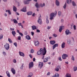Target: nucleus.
<instances>
[{
	"instance_id": "obj_25",
	"label": "nucleus",
	"mask_w": 77,
	"mask_h": 77,
	"mask_svg": "<svg viewBox=\"0 0 77 77\" xmlns=\"http://www.w3.org/2000/svg\"><path fill=\"white\" fill-rule=\"evenodd\" d=\"M26 38L27 39H28V40H30L31 39V38H30V36H29V35L26 36Z\"/></svg>"
},
{
	"instance_id": "obj_13",
	"label": "nucleus",
	"mask_w": 77,
	"mask_h": 77,
	"mask_svg": "<svg viewBox=\"0 0 77 77\" xmlns=\"http://www.w3.org/2000/svg\"><path fill=\"white\" fill-rule=\"evenodd\" d=\"M11 71L13 74H15L16 73V72H15V69L13 68H11Z\"/></svg>"
},
{
	"instance_id": "obj_16",
	"label": "nucleus",
	"mask_w": 77,
	"mask_h": 77,
	"mask_svg": "<svg viewBox=\"0 0 77 77\" xmlns=\"http://www.w3.org/2000/svg\"><path fill=\"white\" fill-rule=\"evenodd\" d=\"M55 43H56L55 41H50V44L51 45H54Z\"/></svg>"
},
{
	"instance_id": "obj_62",
	"label": "nucleus",
	"mask_w": 77,
	"mask_h": 77,
	"mask_svg": "<svg viewBox=\"0 0 77 77\" xmlns=\"http://www.w3.org/2000/svg\"><path fill=\"white\" fill-rule=\"evenodd\" d=\"M17 33H18L19 34L20 33V31H19V30H17Z\"/></svg>"
},
{
	"instance_id": "obj_40",
	"label": "nucleus",
	"mask_w": 77,
	"mask_h": 77,
	"mask_svg": "<svg viewBox=\"0 0 77 77\" xmlns=\"http://www.w3.org/2000/svg\"><path fill=\"white\" fill-rule=\"evenodd\" d=\"M3 35L1 34L0 35V39H3Z\"/></svg>"
},
{
	"instance_id": "obj_35",
	"label": "nucleus",
	"mask_w": 77,
	"mask_h": 77,
	"mask_svg": "<svg viewBox=\"0 0 77 77\" xmlns=\"http://www.w3.org/2000/svg\"><path fill=\"white\" fill-rule=\"evenodd\" d=\"M67 42L68 44H71V40L68 39L67 40Z\"/></svg>"
},
{
	"instance_id": "obj_21",
	"label": "nucleus",
	"mask_w": 77,
	"mask_h": 77,
	"mask_svg": "<svg viewBox=\"0 0 77 77\" xmlns=\"http://www.w3.org/2000/svg\"><path fill=\"white\" fill-rule=\"evenodd\" d=\"M11 33H12V34L14 36H15V35H16V32H15V31H13L11 32Z\"/></svg>"
},
{
	"instance_id": "obj_61",
	"label": "nucleus",
	"mask_w": 77,
	"mask_h": 77,
	"mask_svg": "<svg viewBox=\"0 0 77 77\" xmlns=\"http://www.w3.org/2000/svg\"><path fill=\"white\" fill-rule=\"evenodd\" d=\"M50 28H51V26H48V28H47V29H50Z\"/></svg>"
},
{
	"instance_id": "obj_12",
	"label": "nucleus",
	"mask_w": 77,
	"mask_h": 77,
	"mask_svg": "<svg viewBox=\"0 0 77 77\" xmlns=\"http://www.w3.org/2000/svg\"><path fill=\"white\" fill-rule=\"evenodd\" d=\"M64 29V26H61L60 27V29H59V31L60 32H61L62 30V29Z\"/></svg>"
},
{
	"instance_id": "obj_1",
	"label": "nucleus",
	"mask_w": 77,
	"mask_h": 77,
	"mask_svg": "<svg viewBox=\"0 0 77 77\" xmlns=\"http://www.w3.org/2000/svg\"><path fill=\"white\" fill-rule=\"evenodd\" d=\"M40 51H38L37 52V54L40 56V55L42 54V53H43L45 51H46V49L45 48H44L43 49L42 48L40 49Z\"/></svg>"
},
{
	"instance_id": "obj_54",
	"label": "nucleus",
	"mask_w": 77,
	"mask_h": 77,
	"mask_svg": "<svg viewBox=\"0 0 77 77\" xmlns=\"http://www.w3.org/2000/svg\"><path fill=\"white\" fill-rule=\"evenodd\" d=\"M10 29L12 31V30H15V29L14 28H10Z\"/></svg>"
},
{
	"instance_id": "obj_51",
	"label": "nucleus",
	"mask_w": 77,
	"mask_h": 77,
	"mask_svg": "<svg viewBox=\"0 0 77 77\" xmlns=\"http://www.w3.org/2000/svg\"><path fill=\"white\" fill-rule=\"evenodd\" d=\"M13 62H14V63H16V62H17V61L15 59H14L13 60Z\"/></svg>"
},
{
	"instance_id": "obj_9",
	"label": "nucleus",
	"mask_w": 77,
	"mask_h": 77,
	"mask_svg": "<svg viewBox=\"0 0 77 77\" xmlns=\"http://www.w3.org/2000/svg\"><path fill=\"white\" fill-rule=\"evenodd\" d=\"M26 7H24L23 8V9L20 10V11L22 12H25L27 11V10H26Z\"/></svg>"
},
{
	"instance_id": "obj_24",
	"label": "nucleus",
	"mask_w": 77,
	"mask_h": 77,
	"mask_svg": "<svg viewBox=\"0 0 77 77\" xmlns=\"http://www.w3.org/2000/svg\"><path fill=\"white\" fill-rule=\"evenodd\" d=\"M13 11H14V12H17V8L14 6H13Z\"/></svg>"
},
{
	"instance_id": "obj_47",
	"label": "nucleus",
	"mask_w": 77,
	"mask_h": 77,
	"mask_svg": "<svg viewBox=\"0 0 77 77\" xmlns=\"http://www.w3.org/2000/svg\"><path fill=\"white\" fill-rule=\"evenodd\" d=\"M53 36H54V37H55V38H56V37H57V35L56 34H53Z\"/></svg>"
},
{
	"instance_id": "obj_34",
	"label": "nucleus",
	"mask_w": 77,
	"mask_h": 77,
	"mask_svg": "<svg viewBox=\"0 0 77 77\" xmlns=\"http://www.w3.org/2000/svg\"><path fill=\"white\" fill-rule=\"evenodd\" d=\"M40 6L41 7H43V6H45V3H44L43 4V5H42V4H41L40 5Z\"/></svg>"
},
{
	"instance_id": "obj_44",
	"label": "nucleus",
	"mask_w": 77,
	"mask_h": 77,
	"mask_svg": "<svg viewBox=\"0 0 77 77\" xmlns=\"http://www.w3.org/2000/svg\"><path fill=\"white\" fill-rule=\"evenodd\" d=\"M71 59L72 60H74L75 59H74V56L72 55V56Z\"/></svg>"
},
{
	"instance_id": "obj_55",
	"label": "nucleus",
	"mask_w": 77,
	"mask_h": 77,
	"mask_svg": "<svg viewBox=\"0 0 77 77\" xmlns=\"http://www.w3.org/2000/svg\"><path fill=\"white\" fill-rule=\"evenodd\" d=\"M50 75V72H48L47 74V75Z\"/></svg>"
},
{
	"instance_id": "obj_7",
	"label": "nucleus",
	"mask_w": 77,
	"mask_h": 77,
	"mask_svg": "<svg viewBox=\"0 0 77 77\" xmlns=\"http://www.w3.org/2000/svg\"><path fill=\"white\" fill-rule=\"evenodd\" d=\"M44 65L43 62H39L38 67H40V69H41Z\"/></svg>"
},
{
	"instance_id": "obj_3",
	"label": "nucleus",
	"mask_w": 77,
	"mask_h": 77,
	"mask_svg": "<svg viewBox=\"0 0 77 77\" xmlns=\"http://www.w3.org/2000/svg\"><path fill=\"white\" fill-rule=\"evenodd\" d=\"M4 47L6 50H8L9 49V45L8 43H6L4 45Z\"/></svg>"
},
{
	"instance_id": "obj_14",
	"label": "nucleus",
	"mask_w": 77,
	"mask_h": 77,
	"mask_svg": "<svg viewBox=\"0 0 77 77\" xmlns=\"http://www.w3.org/2000/svg\"><path fill=\"white\" fill-rule=\"evenodd\" d=\"M60 66H58L55 69V71H59V69H60Z\"/></svg>"
},
{
	"instance_id": "obj_5",
	"label": "nucleus",
	"mask_w": 77,
	"mask_h": 77,
	"mask_svg": "<svg viewBox=\"0 0 77 77\" xmlns=\"http://www.w3.org/2000/svg\"><path fill=\"white\" fill-rule=\"evenodd\" d=\"M33 65H34V64H33V62H30L29 64V69L32 68L33 66Z\"/></svg>"
},
{
	"instance_id": "obj_20",
	"label": "nucleus",
	"mask_w": 77,
	"mask_h": 77,
	"mask_svg": "<svg viewBox=\"0 0 77 77\" xmlns=\"http://www.w3.org/2000/svg\"><path fill=\"white\" fill-rule=\"evenodd\" d=\"M6 73L7 74V75L8 77H11V75H10V73H9V71H7L6 72Z\"/></svg>"
},
{
	"instance_id": "obj_15",
	"label": "nucleus",
	"mask_w": 77,
	"mask_h": 77,
	"mask_svg": "<svg viewBox=\"0 0 77 77\" xmlns=\"http://www.w3.org/2000/svg\"><path fill=\"white\" fill-rule=\"evenodd\" d=\"M58 44H54L53 46V49L54 50V48H55L56 47H58Z\"/></svg>"
},
{
	"instance_id": "obj_57",
	"label": "nucleus",
	"mask_w": 77,
	"mask_h": 77,
	"mask_svg": "<svg viewBox=\"0 0 77 77\" xmlns=\"http://www.w3.org/2000/svg\"><path fill=\"white\" fill-rule=\"evenodd\" d=\"M31 33L32 36H33L34 35V32H31Z\"/></svg>"
},
{
	"instance_id": "obj_31",
	"label": "nucleus",
	"mask_w": 77,
	"mask_h": 77,
	"mask_svg": "<svg viewBox=\"0 0 77 77\" xmlns=\"http://www.w3.org/2000/svg\"><path fill=\"white\" fill-rule=\"evenodd\" d=\"M6 12H8V13L9 15H11V12L10 11V10H6Z\"/></svg>"
},
{
	"instance_id": "obj_45",
	"label": "nucleus",
	"mask_w": 77,
	"mask_h": 77,
	"mask_svg": "<svg viewBox=\"0 0 77 77\" xmlns=\"http://www.w3.org/2000/svg\"><path fill=\"white\" fill-rule=\"evenodd\" d=\"M21 36L20 35H19L18 36V38H17V39L19 40H21Z\"/></svg>"
},
{
	"instance_id": "obj_43",
	"label": "nucleus",
	"mask_w": 77,
	"mask_h": 77,
	"mask_svg": "<svg viewBox=\"0 0 77 77\" xmlns=\"http://www.w3.org/2000/svg\"><path fill=\"white\" fill-rule=\"evenodd\" d=\"M61 12L60 11H59L58 13V15L59 16H60L61 15Z\"/></svg>"
},
{
	"instance_id": "obj_22",
	"label": "nucleus",
	"mask_w": 77,
	"mask_h": 77,
	"mask_svg": "<svg viewBox=\"0 0 77 77\" xmlns=\"http://www.w3.org/2000/svg\"><path fill=\"white\" fill-rule=\"evenodd\" d=\"M65 42H63L62 44L61 47L62 48H65Z\"/></svg>"
},
{
	"instance_id": "obj_17",
	"label": "nucleus",
	"mask_w": 77,
	"mask_h": 77,
	"mask_svg": "<svg viewBox=\"0 0 77 77\" xmlns=\"http://www.w3.org/2000/svg\"><path fill=\"white\" fill-rule=\"evenodd\" d=\"M40 44L39 42L38 41H37L35 42V46H38Z\"/></svg>"
},
{
	"instance_id": "obj_23",
	"label": "nucleus",
	"mask_w": 77,
	"mask_h": 77,
	"mask_svg": "<svg viewBox=\"0 0 77 77\" xmlns=\"http://www.w3.org/2000/svg\"><path fill=\"white\" fill-rule=\"evenodd\" d=\"M55 3L56 4V5L57 6H59V2L57 1V0H56V2H55Z\"/></svg>"
},
{
	"instance_id": "obj_18",
	"label": "nucleus",
	"mask_w": 77,
	"mask_h": 77,
	"mask_svg": "<svg viewBox=\"0 0 77 77\" xmlns=\"http://www.w3.org/2000/svg\"><path fill=\"white\" fill-rule=\"evenodd\" d=\"M32 29L33 30H36L37 29V28L36 27V26H32Z\"/></svg>"
},
{
	"instance_id": "obj_41",
	"label": "nucleus",
	"mask_w": 77,
	"mask_h": 77,
	"mask_svg": "<svg viewBox=\"0 0 77 77\" xmlns=\"http://www.w3.org/2000/svg\"><path fill=\"white\" fill-rule=\"evenodd\" d=\"M72 5L73 6H76V4H75V3L73 1L72 2Z\"/></svg>"
},
{
	"instance_id": "obj_64",
	"label": "nucleus",
	"mask_w": 77,
	"mask_h": 77,
	"mask_svg": "<svg viewBox=\"0 0 77 77\" xmlns=\"http://www.w3.org/2000/svg\"><path fill=\"white\" fill-rule=\"evenodd\" d=\"M35 13H34L33 14H32V16H33V17H35Z\"/></svg>"
},
{
	"instance_id": "obj_29",
	"label": "nucleus",
	"mask_w": 77,
	"mask_h": 77,
	"mask_svg": "<svg viewBox=\"0 0 77 77\" xmlns=\"http://www.w3.org/2000/svg\"><path fill=\"white\" fill-rule=\"evenodd\" d=\"M35 6V7H36V8H39V5H38V3H36Z\"/></svg>"
},
{
	"instance_id": "obj_42",
	"label": "nucleus",
	"mask_w": 77,
	"mask_h": 77,
	"mask_svg": "<svg viewBox=\"0 0 77 77\" xmlns=\"http://www.w3.org/2000/svg\"><path fill=\"white\" fill-rule=\"evenodd\" d=\"M2 54H3L4 56H6V53L5 51H3L2 52Z\"/></svg>"
},
{
	"instance_id": "obj_28",
	"label": "nucleus",
	"mask_w": 77,
	"mask_h": 77,
	"mask_svg": "<svg viewBox=\"0 0 77 77\" xmlns=\"http://www.w3.org/2000/svg\"><path fill=\"white\" fill-rule=\"evenodd\" d=\"M53 77H59V74L58 73H56L53 76Z\"/></svg>"
},
{
	"instance_id": "obj_6",
	"label": "nucleus",
	"mask_w": 77,
	"mask_h": 77,
	"mask_svg": "<svg viewBox=\"0 0 77 77\" xmlns=\"http://www.w3.org/2000/svg\"><path fill=\"white\" fill-rule=\"evenodd\" d=\"M68 57V55L66 54H64L62 56V58L63 59H66V57Z\"/></svg>"
},
{
	"instance_id": "obj_56",
	"label": "nucleus",
	"mask_w": 77,
	"mask_h": 77,
	"mask_svg": "<svg viewBox=\"0 0 77 77\" xmlns=\"http://www.w3.org/2000/svg\"><path fill=\"white\" fill-rule=\"evenodd\" d=\"M36 32L38 33H39V32H40V30H39V29H36Z\"/></svg>"
},
{
	"instance_id": "obj_53",
	"label": "nucleus",
	"mask_w": 77,
	"mask_h": 77,
	"mask_svg": "<svg viewBox=\"0 0 77 77\" xmlns=\"http://www.w3.org/2000/svg\"><path fill=\"white\" fill-rule=\"evenodd\" d=\"M18 24L19 26H21V25H22L21 24V23H18Z\"/></svg>"
},
{
	"instance_id": "obj_30",
	"label": "nucleus",
	"mask_w": 77,
	"mask_h": 77,
	"mask_svg": "<svg viewBox=\"0 0 77 77\" xmlns=\"http://www.w3.org/2000/svg\"><path fill=\"white\" fill-rule=\"evenodd\" d=\"M13 21H14V23L15 24H17V23H18V22L17 20L15 19H13Z\"/></svg>"
},
{
	"instance_id": "obj_8",
	"label": "nucleus",
	"mask_w": 77,
	"mask_h": 77,
	"mask_svg": "<svg viewBox=\"0 0 77 77\" xmlns=\"http://www.w3.org/2000/svg\"><path fill=\"white\" fill-rule=\"evenodd\" d=\"M50 59L49 57H46L45 58H44V59L43 62L45 63V62H47L48 60V59Z\"/></svg>"
},
{
	"instance_id": "obj_52",
	"label": "nucleus",
	"mask_w": 77,
	"mask_h": 77,
	"mask_svg": "<svg viewBox=\"0 0 77 77\" xmlns=\"http://www.w3.org/2000/svg\"><path fill=\"white\" fill-rule=\"evenodd\" d=\"M19 35H20V36H23V34L21 32H20L19 33Z\"/></svg>"
},
{
	"instance_id": "obj_49",
	"label": "nucleus",
	"mask_w": 77,
	"mask_h": 77,
	"mask_svg": "<svg viewBox=\"0 0 77 77\" xmlns=\"http://www.w3.org/2000/svg\"><path fill=\"white\" fill-rule=\"evenodd\" d=\"M73 29L74 30H76V26L75 25H73Z\"/></svg>"
},
{
	"instance_id": "obj_37",
	"label": "nucleus",
	"mask_w": 77,
	"mask_h": 77,
	"mask_svg": "<svg viewBox=\"0 0 77 77\" xmlns=\"http://www.w3.org/2000/svg\"><path fill=\"white\" fill-rule=\"evenodd\" d=\"M8 41L10 43H12V41L11 40V39L8 38Z\"/></svg>"
},
{
	"instance_id": "obj_46",
	"label": "nucleus",
	"mask_w": 77,
	"mask_h": 77,
	"mask_svg": "<svg viewBox=\"0 0 77 77\" xmlns=\"http://www.w3.org/2000/svg\"><path fill=\"white\" fill-rule=\"evenodd\" d=\"M31 53H34V50L32 49H31Z\"/></svg>"
},
{
	"instance_id": "obj_33",
	"label": "nucleus",
	"mask_w": 77,
	"mask_h": 77,
	"mask_svg": "<svg viewBox=\"0 0 77 77\" xmlns=\"http://www.w3.org/2000/svg\"><path fill=\"white\" fill-rule=\"evenodd\" d=\"M46 23H47V24H48V23H49V20H48V17H47V18H46Z\"/></svg>"
},
{
	"instance_id": "obj_32",
	"label": "nucleus",
	"mask_w": 77,
	"mask_h": 77,
	"mask_svg": "<svg viewBox=\"0 0 77 77\" xmlns=\"http://www.w3.org/2000/svg\"><path fill=\"white\" fill-rule=\"evenodd\" d=\"M77 68L76 66H75L74 67H73V71H77Z\"/></svg>"
},
{
	"instance_id": "obj_50",
	"label": "nucleus",
	"mask_w": 77,
	"mask_h": 77,
	"mask_svg": "<svg viewBox=\"0 0 77 77\" xmlns=\"http://www.w3.org/2000/svg\"><path fill=\"white\" fill-rule=\"evenodd\" d=\"M58 60H60V61H62V59H61V57H58Z\"/></svg>"
},
{
	"instance_id": "obj_19",
	"label": "nucleus",
	"mask_w": 77,
	"mask_h": 77,
	"mask_svg": "<svg viewBox=\"0 0 77 77\" xmlns=\"http://www.w3.org/2000/svg\"><path fill=\"white\" fill-rule=\"evenodd\" d=\"M19 55L21 56H23V57H24V54L23 53L21 52H19Z\"/></svg>"
},
{
	"instance_id": "obj_27",
	"label": "nucleus",
	"mask_w": 77,
	"mask_h": 77,
	"mask_svg": "<svg viewBox=\"0 0 77 77\" xmlns=\"http://www.w3.org/2000/svg\"><path fill=\"white\" fill-rule=\"evenodd\" d=\"M32 14H33V13H32V12L31 11H29L27 13V14L28 15H32Z\"/></svg>"
},
{
	"instance_id": "obj_38",
	"label": "nucleus",
	"mask_w": 77,
	"mask_h": 77,
	"mask_svg": "<svg viewBox=\"0 0 77 77\" xmlns=\"http://www.w3.org/2000/svg\"><path fill=\"white\" fill-rule=\"evenodd\" d=\"M32 75H33V73H32L30 72L29 73L28 76H31L32 77Z\"/></svg>"
},
{
	"instance_id": "obj_36",
	"label": "nucleus",
	"mask_w": 77,
	"mask_h": 77,
	"mask_svg": "<svg viewBox=\"0 0 77 77\" xmlns=\"http://www.w3.org/2000/svg\"><path fill=\"white\" fill-rule=\"evenodd\" d=\"M23 66H24V63L22 64V66H21L20 68L21 69H23V67H24Z\"/></svg>"
},
{
	"instance_id": "obj_11",
	"label": "nucleus",
	"mask_w": 77,
	"mask_h": 77,
	"mask_svg": "<svg viewBox=\"0 0 77 77\" xmlns=\"http://www.w3.org/2000/svg\"><path fill=\"white\" fill-rule=\"evenodd\" d=\"M66 35H68L69 34H71V32H69V30L68 29H66L65 31Z\"/></svg>"
},
{
	"instance_id": "obj_39",
	"label": "nucleus",
	"mask_w": 77,
	"mask_h": 77,
	"mask_svg": "<svg viewBox=\"0 0 77 77\" xmlns=\"http://www.w3.org/2000/svg\"><path fill=\"white\" fill-rule=\"evenodd\" d=\"M66 3H65L64 4V6H63V8L64 9H66Z\"/></svg>"
},
{
	"instance_id": "obj_63",
	"label": "nucleus",
	"mask_w": 77,
	"mask_h": 77,
	"mask_svg": "<svg viewBox=\"0 0 77 77\" xmlns=\"http://www.w3.org/2000/svg\"><path fill=\"white\" fill-rule=\"evenodd\" d=\"M4 2H7V0H3Z\"/></svg>"
},
{
	"instance_id": "obj_48",
	"label": "nucleus",
	"mask_w": 77,
	"mask_h": 77,
	"mask_svg": "<svg viewBox=\"0 0 77 77\" xmlns=\"http://www.w3.org/2000/svg\"><path fill=\"white\" fill-rule=\"evenodd\" d=\"M14 44L15 47H17V42H15L14 43Z\"/></svg>"
},
{
	"instance_id": "obj_60",
	"label": "nucleus",
	"mask_w": 77,
	"mask_h": 77,
	"mask_svg": "<svg viewBox=\"0 0 77 77\" xmlns=\"http://www.w3.org/2000/svg\"><path fill=\"white\" fill-rule=\"evenodd\" d=\"M25 35H27V32H25Z\"/></svg>"
},
{
	"instance_id": "obj_59",
	"label": "nucleus",
	"mask_w": 77,
	"mask_h": 77,
	"mask_svg": "<svg viewBox=\"0 0 77 77\" xmlns=\"http://www.w3.org/2000/svg\"><path fill=\"white\" fill-rule=\"evenodd\" d=\"M29 56L31 58H32V55L29 54Z\"/></svg>"
},
{
	"instance_id": "obj_4",
	"label": "nucleus",
	"mask_w": 77,
	"mask_h": 77,
	"mask_svg": "<svg viewBox=\"0 0 77 77\" xmlns=\"http://www.w3.org/2000/svg\"><path fill=\"white\" fill-rule=\"evenodd\" d=\"M47 53V51H45L43 53H42V54H41V58L42 59H43L44 58V57L45 56V54Z\"/></svg>"
},
{
	"instance_id": "obj_2",
	"label": "nucleus",
	"mask_w": 77,
	"mask_h": 77,
	"mask_svg": "<svg viewBox=\"0 0 77 77\" xmlns=\"http://www.w3.org/2000/svg\"><path fill=\"white\" fill-rule=\"evenodd\" d=\"M57 14V11H55V14L53 13H51L50 14V17L49 19H50L51 20H53V19L54 17V16H56Z\"/></svg>"
},
{
	"instance_id": "obj_58",
	"label": "nucleus",
	"mask_w": 77,
	"mask_h": 77,
	"mask_svg": "<svg viewBox=\"0 0 77 77\" xmlns=\"http://www.w3.org/2000/svg\"><path fill=\"white\" fill-rule=\"evenodd\" d=\"M67 2L68 4H69V0H67Z\"/></svg>"
},
{
	"instance_id": "obj_26",
	"label": "nucleus",
	"mask_w": 77,
	"mask_h": 77,
	"mask_svg": "<svg viewBox=\"0 0 77 77\" xmlns=\"http://www.w3.org/2000/svg\"><path fill=\"white\" fill-rule=\"evenodd\" d=\"M24 3L26 4V5H27L29 3V1L27 0V1H24Z\"/></svg>"
},
{
	"instance_id": "obj_10",
	"label": "nucleus",
	"mask_w": 77,
	"mask_h": 77,
	"mask_svg": "<svg viewBox=\"0 0 77 77\" xmlns=\"http://www.w3.org/2000/svg\"><path fill=\"white\" fill-rule=\"evenodd\" d=\"M37 21L39 24H42V20H41V19L40 18V17L38 18Z\"/></svg>"
}]
</instances>
